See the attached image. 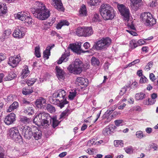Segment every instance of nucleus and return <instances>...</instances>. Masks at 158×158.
Returning <instances> with one entry per match:
<instances>
[{"label": "nucleus", "instance_id": "38", "mask_svg": "<svg viewBox=\"0 0 158 158\" xmlns=\"http://www.w3.org/2000/svg\"><path fill=\"white\" fill-rule=\"evenodd\" d=\"M145 94L141 92L136 94L135 98L136 100H139L143 99L145 97Z\"/></svg>", "mask_w": 158, "mask_h": 158}, {"label": "nucleus", "instance_id": "52", "mask_svg": "<svg viewBox=\"0 0 158 158\" xmlns=\"http://www.w3.org/2000/svg\"><path fill=\"white\" fill-rule=\"evenodd\" d=\"M114 107L113 108V109H110V108L107 110L104 114L105 116H106V115H110V114L117 107V106L116 105H114Z\"/></svg>", "mask_w": 158, "mask_h": 158}, {"label": "nucleus", "instance_id": "55", "mask_svg": "<svg viewBox=\"0 0 158 158\" xmlns=\"http://www.w3.org/2000/svg\"><path fill=\"white\" fill-rule=\"evenodd\" d=\"M153 65V62L152 61H151L148 62L145 68L146 69H148L149 70H150L152 66Z\"/></svg>", "mask_w": 158, "mask_h": 158}, {"label": "nucleus", "instance_id": "61", "mask_svg": "<svg viewBox=\"0 0 158 158\" xmlns=\"http://www.w3.org/2000/svg\"><path fill=\"white\" fill-rule=\"evenodd\" d=\"M35 81L34 80H28L27 83L28 86H31L35 82Z\"/></svg>", "mask_w": 158, "mask_h": 158}, {"label": "nucleus", "instance_id": "5", "mask_svg": "<svg viewBox=\"0 0 158 158\" xmlns=\"http://www.w3.org/2000/svg\"><path fill=\"white\" fill-rule=\"evenodd\" d=\"M111 41V40L108 37L103 38L96 43L93 48L98 50L106 48L110 45Z\"/></svg>", "mask_w": 158, "mask_h": 158}, {"label": "nucleus", "instance_id": "31", "mask_svg": "<svg viewBox=\"0 0 158 158\" xmlns=\"http://www.w3.org/2000/svg\"><path fill=\"white\" fill-rule=\"evenodd\" d=\"M33 136L35 140H38L40 139L42 135L41 131L40 130L37 129L35 130V132L33 133Z\"/></svg>", "mask_w": 158, "mask_h": 158}, {"label": "nucleus", "instance_id": "48", "mask_svg": "<svg viewBox=\"0 0 158 158\" xmlns=\"http://www.w3.org/2000/svg\"><path fill=\"white\" fill-rule=\"evenodd\" d=\"M114 145L116 147H123V141L122 140H117L114 141Z\"/></svg>", "mask_w": 158, "mask_h": 158}, {"label": "nucleus", "instance_id": "45", "mask_svg": "<svg viewBox=\"0 0 158 158\" xmlns=\"http://www.w3.org/2000/svg\"><path fill=\"white\" fill-rule=\"evenodd\" d=\"M135 135L136 137L140 139L146 136V135H144L143 132L141 131H137Z\"/></svg>", "mask_w": 158, "mask_h": 158}, {"label": "nucleus", "instance_id": "49", "mask_svg": "<svg viewBox=\"0 0 158 158\" xmlns=\"http://www.w3.org/2000/svg\"><path fill=\"white\" fill-rule=\"evenodd\" d=\"M35 56L38 58L40 57L41 56V55L40 52V47L39 46L36 47L35 48Z\"/></svg>", "mask_w": 158, "mask_h": 158}, {"label": "nucleus", "instance_id": "15", "mask_svg": "<svg viewBox=\"0 0 158 158\" xmlns=\"http://www.w3.org/2000/svg\"><path fill=\"white\" fill-rule=\"evenodd\" d=\"M116 128V127L114 125H109L103 129L102 133L105 135H111L114 133V130Z\"/></svg>", "mask_w": 158, "mask_h": 158}, {"label": "nucleus", "instance_id": "37", "mask_svg": "<svg viewBox=\"0 0 158 158\" xmlns=\"http://www.w3.org/2000/svg\"><path fill=\"white\" fill-rule=\"evenodd\" d=\"M100 18V16L98 14L94 13L92 17V21L94 22H99L101 21Z\"/></svg>", "mask_w": 158, "mask_h": 158}, {"label": "nucleus", "instance_id": "35", "mask_svg": "<svg viewBox=\"0 0 158 158\" xmlns=\"http://www.w3.org/2000/svg\"><path fill=\"white\" fill-rule=\"evenodd\" d=\"M7 8L6 4L0 2V13L5 14Z\"/></svg>", "mask_w": 158, "mask_h": 158}, {"label": "nucleus", "instance_id": "60", "mask_svg": "<svg viewBox=\"0 0 158 158\" xmlns=\"http://www.w3.org/2000/svg\"><path fill=\"white\" fill-rule=\"evenodd\" d=\"M149 78L153 82L156 80L155 76L153 73H151L150 74Z\"/></svg>", "mask_w": 158, "mask_h": 158}, {"label": "nucleus", "instance_id": "27", "mask_svg": "<svg viewBox=\"0 0 158 158\" xmlns=\"http://www.w3.org/2000/svg\"><path fill=\"white\" fill-rule=\"evenodd\" d=\"M87 12L86 6L84 5H82L79 11L80 15L81 16H86L87 14Z\"/></svg>", "mask_w": 158, "mask_h": 158}, {"label": "nucleus", "instance_id": "24", "mask_svg": "<svg viewBox=\"0 0 158 158\" xmlns=\"http://www.w3.org/2000/svg\"><path fill=\"white\" fill-rule=\"evenodd\" d=\"M70 55L69 53H65V52L61 56V57L57 61V63L58 64H61L62 62H66L68 60V57Z\"/></svg>", "mask_w": 158, "mask_h": 158}, {"label": "nucleus", "instance_id": "13", "mask_svg": "<svg viewBox=\"0 0 158 158\" xmlns=\"http://www.w3.org/2000/svg\"><path fill=\"white\" fill-rule=\"evenodd\" d=\"M50 15V11L47 9L39 13L35 14L34 16L40 20H43L48 19Z\"/></svg>", "mask_w": 158, "mask_h": 158}, {"label": "nucleus", "instance_id": "17", "mask_svg": "<svg viewBox=\"0 0 158 158\" xmlns=\"http://www.w3.org/2000/svg\"><path fill=\"white\" fill-rule=\"evenodd\" d=\"M46 100L43 97H40L37 99L35 102L36 106L41 109L44 108V106L46 104Z\"/></svg>", "mask_w": 158, "mask_h": 158}, {"label": "nucleus", "instance_id": "39", "mask_svg": "<svg viewBox=\"0 0 158 158\" xmlns=\"http://www.w3.org/2000/svg\"><path fill=\"white\" fill-rule=\"evenodd\" d=\"M21 122L24 123H28L31 122V118H28L26 116H22L20 118Z\"/></svg>", "mask_w": 158, "mask_h": 158}, {"label": "nucleus", "instance_id": "16", "mask_svg": "<svg viewBox=\"0 0 158 158\" xmlns=\"http://www.w3.org/2000/svg\"><path fill=\"white\" fill-rule=\"evenodd\" d=\"M16 118L15 114L13 113H11L6 117L4 122L7 125L12 124L15 121Z\"/></svg>", "mask_w": 158, "mask_h": 158}, {"label": "nucleus", "instance_id": "34", "mask_svg": "<svg viewBox=\"0 0 158 158\" xmlns=\"http://www.w3.org/2000/svg\"><path fill=\"white\" fill-rule=\"evenodd\" d=\"M77 92L76 89H72L69 92V98L70 100H73L77 95Z\"/></svg>", "mask_w": 158, "mask_h": 158}, {"label": "nucleus", "instance_id": "29", "mask_svg": "<svg viewBox=\"0 0 158 158\" xmlns=\"http://www.w3.org/2000/svg\"><path fill=\"white\" fill-rule=\"evenodd\" d=\"M132 3L131 7L135 10H137L139 7L138 4L142 0H130Z\"/></svg>", "mask_w": 158, "mask_h": 158}, {"label": "nucleus", "instance_id": "63", "mask_svg": "<svg viewBox=\"0 0 158 158\" xmlns=\"http://www.w3.org/2000/svg\"><path fill=\"white\" fill-rule=\"evenodd\" d=\"M110 65V64L108 62H105L104 65V69L106 70H107L109 68Z\"/></svg>", "mask_w": 158, "mask_h": 158}, {"label": "nucleus", "instance_id": "12", "mask_svg": "<svg viewBox=\"0 0 158 158\" xmlns=\"http://www.w3.org/2000/svg\"><path fill=\"white\" fill-rule=\"evenodd\" d=\"M21 60V58L19 54L16 56L10 57L9 58L8 64L13 68L17 66Z\"/></svg>", "mask_w": 158, "mask_h": 158}, {"label": "nucleus", "instance_id": "2", "mask_svg": "<svg viewBox=\"0 0 158 158\" xmlns=\"http://www.w3.org/2000/svg\"><path fill=\"white\" fill-rule=\"evenodd\" d=\"M66 94L65 91L63 89H59L53 94V100H56L58 106L60 108L64 107L65 105L69 103L67 100Z\"/></svg>", "mask_w": 158, "mask_h": 158}, {"label": "nucleus", "instance_id": "33", "mask_svg": "<svg viewBox=\"0 0 158 158\" xmlns=\"http://www.w3.org/2000/svg\"><path fill=\"white\" fill-rule=\"evenodd\" d=\"M24 112L26 114L30 115L34 114V110L32 107H29L24 109Z\"/></svg>", "mask_w": 158, "mask_h": 158}, {"label": "nucleus", "instance_id": "62", "mask_svg": "<svg viewBox=\"0 0 158 158\" xmlns=\"http://www.w3.org/2000/svg\"><path fill=\"white\" fill-rule=\"evenodd\" d=\"M6 58V56L4 54L2 53H0V63Z\"/></svg>", "mask_w": 158, "mask_h": 158}, {"label": "nucleus", "instance_id": "54", "mask_svg": "<svg viewBox=\"0 0 158 158\" xmlns=\"http://www.w3.org/2000/svg\"><path fill=\"white\" fill-rule=\"evenodd\" d=\"M124 149L126 153L128 154H131L133 152V149L131 147H128L124 148Z\"/></svg>", "mask_w": 158, "mask_h": 158}, {"label": "nucleus", "instance_id": "32", "mask_svg": "<svg viewBox=\"0 0 158 158\" xmlns=\"http://www.w3.org/2000/svg\"><path fill=\"white\" fill-rule=\"evenodd\" d=\"M84 28L79 27L75 30V33L79 36H84Z\"/></svg>", "mask_w": 158, "mask_h": 158}, {"label": "nucleus", "instance_id": "21", "mask_svg": "<svg viewBox=\"0 0 158 158\" xmlns=\"http://www.w3.org/2000/svg\"><path fill=\"white\" fill-rule=\"evenodd\" d=\"M84 36L89 37L92 35L94 33L92 27H84Z\"/></svg>", "mask_w": 158, "mask_h": 158}, {"label": "nucleus", "instance_id": "30", "mask_svg": "<svg viewBox=\"0 0 158 158\" xmlns=\"http://www.w3.org/2000/svg\"><path fill=\"white\" fill-rule=\"evenodd\" d=\"M16 77V75L13 72H9L8 75L6 76L4 79L5 81H10Z\"/></svg>", "mask_w": 158, "mask_h": 158}, {"label": "nucleus", "instance_id": "46", "mask_svg": "<svg viewBox=\"0 0 158 158\" xmlns=\"http://www.w3.org/2000/svg\"><path fill=\"white\" fill-rule=\"evenodd\" d=\"M52 126L53 128H55L57 126H58L59 123V122L58 120L57 119L56 117H54L52 118Z\"/></svg>", "mask_w": 158, "mask_h": 158}, {"label": "nucleus", "instance_id": "3", "mask_svg": "<svg viewBox=\"0 0 158 158\" xmlns=\"http://www.w3.org/2000/svg\"><path fill=\"white\" fill-rule=\"evenodd\" d=\"M99 11L101 15L106 20L112 19L115 16L113 8L108 4H102L100 7Z\"/></svg>", "mask_w": 158, "mask_h": 158}, {"label": "nucleus", "instance_id": "22", "mask_svg": "<svg viewBox=\"0 0 158 158\" xmlns=\"http://www.w3.org/2000/svg\"><path fill=\"white\" fill-rule=\"evenodd\" d=\"M55 46L54 44H51L50 45L47 46L45 51L43 52V56L44 58H46L48 59L50 55V50Z\"/></svg>", "mask_w": 158, "mask_h": 158}, {"label": "nucleus", "instance_id": "44", "mask_svg": "<svg viewBox=\"0 0 158 158\" xmlns=\"http://www.w3.org/2000/svg\"><path fill=\"white\" fill-rule=\"evenodd\" d=\"M71 111L69 109L67 108L65 110L63 111L60 115V118H62L68 115L69 114H70Z\"/></svg>", "mask_w": 158, "mask_h": 158}, {"label": "nucleus", "instance_id": "58", "mask_svg": "<svg viewBox=\"0 0 158 158\" xmlns=\"http://www.w3.org/2000/svg\"><path fill=\"white\" fill-rule=\"evenodd\" d=\"M151 147L154 151L158 150V146L155 143H152Z\"/></svg>", "mask_w": 158, "mask_h": 158}, {"label": "nucleus", "instance_id": "23", "mask_svg": "<svg viewBox=\"0 0 158 158\" xmlns=\"http://www.w3.org/2000/svg\"><path fill=\"white\" fill-rule=\"evenodd\" d=\"M30 74V71L29 70L27 66L25 65L23 66V69H22L21 73V77L22 79L26 78Z\"/></svg>", "mask_w": 158, "mask_h": 158}, {"label": "nucleus", "instance_id": "43", "mask_svg": "<svg viewBox=\"0 0 158 158\" xmlns=\"http://www.w3.org/2000/svg\"><path fill=\"white\" fill-rule=\"evenodd\" d=\"M112 115H106L105 116L104 114L103 115V118L105 120L104 123L105 124H106L109 123L112 120Z\"/></svg>", "mask_w": 158, "mask_h": 158}, {"label": "nucleus", "instance_id": "18", "mask_svg": "<svg viewBox=\"0 0 158 158\" xmlns=\"http://www.w3.org/2000/svg\"><path fill=\"white\" fill-rule=\"evenodd\" d=\"M52 5L58 10L64 11V9L61 0H52Z\"/></svg>", "mask_w": 158, "mask_h": 158}, {"label": "nucleus", "instance_id": "25", "mask_svg": "<svg viewBox=\"0 0 158 158\" xmlns=\"http://www.w3.org/2000/svg\"><path fill=\"white\" fill-rule=\"evenodd\" d=\"M91 65L95 67H99L101 66L100 62L99 59L93 56L91 60Z\"/></svg>", "mask_w": 158, "mask_h": 158}, {"label": "nucleus", "instance_id": "42", "mask_svg": "<svg viewBox=\"0 0 158 158\" xmlns=\"http://www.w3.org/2000/svg\"><path fill=\"white\" fill-rule=\"evenodd\" d=\"M102 0H89L88 1V3L90 6H96L97 5L98 3L100 2Z\"/></svg>", "mask_w": 158, "mask_h": 158}, {"label": "nucleus", "instance_id": "59", "mask_svg": "<svg viewBox=\"0 0 158 158\" xmlns=\"http://www.w3.org/2000/svg\"><path fill=\"white\" fill-rule=\"evenodd\" d=\"M90 45L88 42H85L84 45L83 46L85 49H87L89 48L90 47Z\"/></svg>", "mask_w": 158, "mask_h": 158}, {"label": "nucleus", "instance_id": "6", "mask_svg": "<svg viewBox=\"0 0 158 158\" xmlns=\"http://www.w3.org/2000/svg\"><path fill=\"white\" fill-rule=\"evenodd\" d=\"M16 19H19L22 21H24L25 23L28 24H31L33 22L32 19L29 12L27 11H22L15 15Z\"/></svg>", "mask_w": 158, "mask_h": 158}, {"label": "nucleus", "instance_id": "20", "mask_svg": "<svg viewBox=\"0 0 158 158\" xmlns=\"http://www.w3.org/2000/svg\"><path fill=\"white\" fill-rule=\"evenodd\" d=\"M69 47L73 52L77 53L83 52V50L81 49L80 45L79 44H69Z\"/></svg>", "mask_w": 158, "mask_h": 158}, {"label": "nucleus", "instance_id": "1", "mask_svg": "<svg viewBox=\"0 0 158 158\" xmlns=\"http://www.w3.org/2000/svg\"><path fill=\"white\" fill-rule=\"evenodd\" d=\"M52 121V117L49 114L44 112L36 113L33 120L36 125L45 128L51 124Z\"/></svg>", "mask_w": 158, "mask_h": 158}, {"label": "nucleus", "instance_id": "64", "mask_svg": "<svg viewBox=\"0 0 158 158\" xmlns=\"http://www.w3.org/2000/svg\"><path fill=\"white\" fill-rule=\"evenodd\" d=\"M60 22L62 24L63 26L65 25L69 26V23L66 20H62Z\"/></svg>", "mask_w": 158, "mask_h": 158}, {"label": "nucleus", "instance_id": "11", "mask_svg": "<svg viewBox=\"0 0 158 158\" xmlns=\"http://www.w3.org/2000/svg\"><path fill=\"white\" fill-rule=\"evenodd\" d=\"M34 7L31 10L34 15L35 14H37L47 9L44 4L38 1L35 2Z\"/></svg>", "mask_w": 158, "mask_h": 158}, {"label": "nucleus", "instance_id": "53", "mask_svg": "<svg viewBox=\"0 0 158 158\" xmlns=\"http://www.w3.org/2000/svg\"><path fill=\"white\" fill-rule=\"evenodd\" d=\"M157 94H156L155 93H153L151 95V97L152 98V99H153L152 100V101H150V99H148V101L149 102H151L152 104H154L156 102V100L154 99L156 98L157 97Z\"/></svg>", "mask_w": 158, "mask_h": 158}, {"label": "nucleus", "instance_id": "41", "mask_svg": "<svg viewBox=\"0 0 158 158\" xmlns=\"http://www.w3.org/2000/svg\"><path fill=\"white\" fill-rule=\"evenodd\" d=\"M130 44L131 47L132 49H134L139 46L138 41L134 40H132L130 41Z\"/></svg>", "mask_w": 158, "mask_h": 158}, {"label": "nucleus", "instance_id": "56", "mask_svg": "<svg viewBox=\"0 0 158 158\" xmlns=\"http://www.w3.org/2000/svg\"><path fill=\"white\" fill-rule=\"evenodd\" d=\"M50 35L53 36H56L57 37H60V35L59 34L57 33L56 32L54 31H52L50 33Z\"/></svg>", "mask_w": 158, "mask_h": 158}, {"label": "nucleus", "instance_id": "9", "mask_svg": "<svg viewBox=\"0 0 158 158\" xmlns=\"http://www.w3.org/2000/svg\"><path fill=\"white\" fill-rule=\"evenodd\" d=\"M118 8L121 15L123 17L124 20L128 21L129 20V9L123 4H118Z\"/></svg>", "mask_w": 158, "mask_h": 158}, {"label": "nucleus", "instance_id": "8", "mask_svg": "<svg viewBox=\"0 0 158 158\" xmlns=\"http://www.w3.org/2000/svg\"><path fill=\"white\" fill-rule=\"evenodd\" d=\"M9 134L10 137L16 142L19 143L23 142L22 138L17 127L10 128L9 130Z\"/></svg>", "mask_w": 158, "mask_h": 158}, {"label": "nucleus", "instance_id": "40", "mask_svg": "<svg viewBox=\"0 0 158 158\" xmlns=\"http://www.w3.org/2000/svg\"><path fill=\"white\" fill-rule=\"evenodd\" d=\"M46 109L50 113L55 112L56 111L55 107L50 104L47 105Z\"/></svg>", "mask_w": 158, "mask_h": 158}, {"label": "nucleus", "instance_id": "51", "mask_svg": "<svg viewBox=\"0 0 158 158\" xmlns=\"http://www.w3.org/2000/svg\"><path fill=\"white\" fill-rule=\"evenodd\" d=\"M148 80L144 76H142L139 80V83L141 84H143L148 82Z\"/></svg>", "mask_w": 158, "mask_h": 158}, {"label": "nucleus", "instance_id": "28", "mask_svg": "<svg viewBox=\"0 0 158 158\" xmlns=\"http://www.w3.org/2000/svg\"><path fill=\"white\" fill-rule=\"evenodd\" d=\"M19 104L17 102H14L9 107V108L7 109V112H10L14 110L17 109L19 107Z\"/></svg>", "mask_w": 158, "mask_h": 158}, {"label": "nucleus", "instance_id": "7", "mask_svg": "<svg viewBox=\"0 0 158 158\" xmlns=\"http://www.w3.org/2000/svg\"><path fill=\"white\" fill-rule=\"evenodd\" d=\"M140 17L147 26H152L156 23V19L154 18L152 15L148 12L141 14Z\"/></svg>", "mask_w": 158, "mask_h": 158}, {"label": "nucleus", "instance_id": "10", "mask_svg": "<svg viewBox=\"0 0 158 158\" xmlns=\"http://www.w3.org/2000/svg\"><path fill=\"white\" fill-rule=\"evenodd\" d=\"M25 34V28L20 26L17 27L14 30L12 35L15 38L21 39L23 37Z\"/></svg>", "mask_w": 158, "mask_h": 158}, {"label": "nucleus", "instance_id": "57", "mask_svg": "<svg viewBox=\"0 0 158 158\" xmlns=\"http://www.w3.org/2000/svg\"><path fill=\"white\" fill-rule=\"evenodd\" d=\"M123 120H117L114 121V123L116 126H119L120 125V124L123 123Z\"/></svg>", "mask_w": 158, "mask_h": 158}, {"label": "nucleus", "instance_id": "26", "mask_svg": "<svg viewBox=\"0 0 158 158\" xmlns=\"http://www.w3.org/2000/svg\"><path fill=\"white\" fill-rule=\"evenodd\" d=\"M77 81L78 84L80 85H83L87 86L88 85V80L85 78L78 77L77 78Z\"/></svg>", "mask_w": 158, "mask_h": 158}, {"label": "nucleus", "instance_id": "36", "mask_svg": "<svg viewBox=\"0 0 158 158\" xmlns=\"http://www.w3.org/2000/svg\"><path fill=\"white\" fill-rule=\"evenodd\" d=\"M33 92L32 88H23L22 90V94L25 95H29L31 94Z\"/></svg>", "mask_w": 158, "mask_h": 158}, {"label": "nucleus", "instance_id": "50", "mask_svg": "<svg viewBox=\"0 0 158 158\" xmlns=\"http://www.w3.org/2000/svg\"><path fill=\"white\" fill-rule=\"evenodd\" d=\"M11 32L10 29H8L5 30L3 33V36L5 38H7L11 34Z\"/></svg>", "mask_w": 158, "mask_h": 158}, {"label": "nucleus", "instance_id": "4", "mask_svg": "<svg viewBox=\"0 0 158 158\" xmlns=\"http://www.w3.org/2000/svg\"><path fill=\"white\" fill-rule=\"evenodd\" d=\"M83 65L82 62L79 59H76L73 64H70L67 69L70 73L74 74H80L82 71Z\"/></svg>", "mask_w": 158, "mask_h": 158}, {"label": "nucleus", "instance_id": "19", "mask_svg": "<svg viewBox=\"0 0 158 158\" xmlns=\"http://www.w3.org/2000/svg\"><path fill=\"white\" fill-rule=\"evenodd\" d=\"M56 75L59 80H64L65 78V73L59 67L56 66L55 69Z\"/></svg>", "mask_w": 158, "mask_h": 158}, {"label": "nucleus", "instance_id": "14", "mask_svg": "<svg viewBox=\"0 0 158 158\" xmlns=\"http://www.w3.org/2000/svg\"><path fill=\"white\" fill-rule=\"evenodd\" d=\"M22 134L26 139H30L33 135L31 128L29 126H25L23 127L22 130Z\"/></svg>", "mask_w": 158, "mask_h": 158}, {"label": "nucleus", "instance_id": "47", "mask_svg": "<svg viewBox=\"0 0 158 158\" xmlns=\"http://www.w3.org/2000/svg\"><path fill=\"white\" fill-rule=\"evenodd\" d=\"M130 87V86L128 85V86H125L123 88H122L120 90L119 95L121 97L123 95V94L126 92L127 88Z\"/></svg>", "mask_w": 158, "mask_h": 158}]
</instances>
